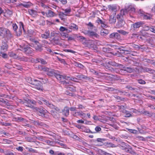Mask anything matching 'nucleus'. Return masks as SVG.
Instances as JSON below:
<instances>
[{
    "label": "nucleus",
    "mask_w": 155,
    "mask_h": 155,
    "mask_svg": "<svg viewBox=\"0 0 155 155\" xmlns=\"http://www.w3.org/2000/svg\"><path fill=\"white\" fill-rule=\"evenodd\" d=\"M127 10L125 8L124 9H122L120 12V15L122 16H123V15H125L126 14H127Z\"/></svg>",
    "instance_id": "c756f323"
},
{
    "label": "nucleus",
    "mask_w": 155,
    "mask_h": 155,
    "mask_svg": "<svg viewBox=\"0 0 155 155\" xmlns=\"http://www.w3.org/2000/svg\"><path fill=\"white\" fill-rule=\"evenodd\" d=\"M105 141V139H104L101 138H98L97 140V142H100L101 143H102L103 141Z\"/></svg>",
    "instance_id": "4d7b16f0"
},
{
    "label": "nucleus",
    "mask_w": 155,
    "mask_h": 155,
    "mask_svg": "<svg viewBox=\"0 0 155 155\" xmlns=\"http://www.w3.org/2000/svg\"><path fill=\"white\" fill-rule=\"evenodd\" d=\"M35 80L34 78H28L27 80V81L28 83L33 85L34 82H35Z\"/></svg>",
    "instance_id": "2f4dec72"
},
{
    "label": "nucleus",
    "mask_w": 155,
    "mask_h": 155,
    "mask_svg": "<svg viewBox=\"0 0 155 155\" xmlns=\"http://www.w3.org/2000/svg\"><path fill=\"white\" fill-rule=\"evenodd\" d=\"M78 109H82L84 108V107L81 104L78 105Z\"/></svg>",
    "instance_id": "69168bd1"
},
{
    "label": "nucleus",
    "mask_w": 155,
    "mask_h": 155,
    "mask_svg": "<svg viewBox=\"0 0 155 155\" xmlns=\"http://www.w3.org/2000/svg\"><path fill=\"white\" fill-rule=\"evenodd\" d=\"M34 87L38 90H41L42 89V87L41 82L35 80L33 84Z\"/></svg>",
    "instance_id": "1a4fd4ad"
},
{
    "label": "nucleus",
    "mask_w": 155,
    "mask_h": 155,
    "mask_svg": "<svg viewBox=\"0 0 155 155\" xmlns=\"http://www.w3.org/2000/svg\"><path fill=\"white\" fill-rule=\"evenodd\" d=\"M138 81L139 83L141 84H144L145 83V81L141 79L139 80H138Z\"/></svg>",
    "instance_id": "13d9d810"
},
{
    "label": "nucleus",
    "mask_w": 155,
    "mask_h": 155,
    "mask_svg": "<svg viewBox=\"0 0 155 155\" xmlns=\"http://www.w3.org/2000/svg\"><path fill=\"white\" fill-rule=\"evenodd\" d=\"M125 113L124 114V116L126 117H130L131 114L128 111H127L126 110V112H124Z\"/></svg>",
    "instance_id": "09e8293b"
},
{
    "label": "nucleus",
    "mask_w": 155,
    "mask_h": 155,
    "mask_svg": "<svg viewBox=\"0 0 155 155\" xmlns=\"http://www.w3.org/2000/svg\"><path fill=\"white\" fill-rule=\"evenodd\" d=\"M5 155H15L11 151L7 150L5 151L3 153Z\"/></svg>",
    "instance_id": "a19ab883"
},
{
    "label": "nucleus",
    "mask_w": 155,
    "mask_h": 155,
    "mask_svg": "<svg viewBox=\"0 0 155 155\" xmlns=\"http://www.w3.org/2000/svg\"><path fill=\"white\" fill-rule=\"evenodd\" d=\"M53 107H49L50 108H53L55 110H56L57 111H60V109L58 108V107L55 106L53 105Z\"/></svg>",
    "instance_id": "e2e57ef3"
},
{
    "label": "nucleus",
    "mask_w": 155,
    "mask_h": 155,
    "mask_svg": "<svg viewBox=\"0 0 155 155\" xmlns=\"http://www.w3.org/2000/svg\"><path fill=\"white\" fill-rule=\"evenodd\" d=\"M125 22L122 19H120L117 22L116 26L117 28H120L124 26Z\"/></svg>",
    "instance_id": "4468645a"
},
{
    "label": "nucleus",
    "mask_w": 155,
    "mask_h": 155,
    "mask_svg": "<svg viewBox=\"0 0 155 155\" xmlns=\"http://www.w3.org/2000/svg\"><path fill=\"white\" fill-rule=\"evenodd\" d=\"M109 33V31L103 28L100 31V34L102 36H106Z\"/></svg>",
    "instance_id": "a211bd4d"
},
{
    "label": "nucleus",
    "mask_w": 155,
    "mask_h": 155,
    "mask_svg": "<svg viewBox=\"0 0 155 155\" xmlns=\"http://www.w3.org/2000/svg\"><path fill=\"white\" fill-rule=\"evenodd\" d=\"M69 78H67V79H66V80H67L68 79L70 78V80H71V81H76V80H77V79L75 77H72L71 78H70L69 76ZM65 80H66V79H62V80L64 81H65L67 83H65L64 84H63L65 85V86H67V84H68L69 83L66 82L65 81Z\"/></svg>",
    "instance_id": "cd10ccee"
},
{
    "label": "nucleus",
    "mask_w": 155,
    "mask_h": 155,
    "mask_svg": "<svg viewBox=\"0 0 155 155\" xmlns=\"http://www.w3.org/2000/svg\"><path fill=\"white\" fill-rule=\"evenodd\" d=\"M140 140H141L142 141H144L145 140V138H143L141 136H138L137 137Z\"/></svg>",
    "instance_id": "338daca9"
},
{
    "label": "nucleus",
    "mask_w": 155,
    "mask_h": 155,
    "mask_svg": "<svg viewBox=\"0 0 155 155\" xmlns=\"http://www.w3.org/2000/svg\"><path fill=\"white\" fill-rule=\"evenodd\" d=\"M142 27L144 30L143 31H148L150 30L151 27L149 26L146 25H143Z\"/></svg>",
    "instance_id": "c9c22d12"
},
{
    "label": "nucleus",
    "mask_w": 155,
    "mask_h": 155,
    "mask_svg": "<svg viewBox=\"0 0 155 155\" xmlns=\"http://www.w3.org/2000/svg\"><path fill=\"white\" fill-rule=\"evenodd\" d=\"M140 14H141V16H143L144 19H150L151 17V15H150L146 14L143 11L141 12V10H140Z\"/></svg>",
    "instance_id": "ddd939ff"
},
{
    "label": "nucleus",
    "mask_w": 155,
    "mask_h": 155,
    "mask_svg": "<svg viewBox=\"0 0 155 155\" xmlns=\"http://www.w3.org/2000/svg\"><path fill=\"white\" fill-rule=\"evenodd\" d=\"M106 145L108 147H116V146L115 144L110 142L106 143Z\"/></svg>",
    "instance_id": "473e14b6"
},
{
    "label": "nucleus",
    "mask_w": 155,
    "mask_h": 155,
    "mask_svg": "<svg viewBox=\"0 0 155 155\" xmlns=\"http://www.w3.org/2000/svg\"><path fill=\"white\" fill-rule=\"evenodd\" d=\"M62 37L63 38H66L68 37V35L66 33H65L64 32L61 33V34Z\"/></svg>",
    "instance_id": "3c124183"
},
{
    "label": "nucleus",
    "mask_w": 155,
    "mask_h": 155,
    "mask_svg": "<svg viewBox=\"0 0 155 155\" xmlns=\"http://www.w3.org/2000/svg\"><path fill=\"white\" fill-rule=\"evenodd\" d=\"M76 77L80 79H86L87 77L84 75H83L81 74H79L76 76Z\"/></svg>",
    "instance_id": "4c0bfd02"
},
{
    "label": "nucleus",
    "mask_w": 155,
    "mask_h": 155,
    "mask_svg": "<svg viewBox=\"0 0 155 155\" xmlns=\"http://www.w3.org/2000/svg\"><path fill=\"white\" fill-rule=\"evenodd\" d=\"M63 114L66 116H67L69 114V110L67 107H65L63 110Z\"/></svg>",
    "instance_id": "393cba45"
},
{
    "label": "nucleus",
    "mask_w": 155,
    "mask_h": 155,
    "mask_svg": "<svg viewBox=\"0 0 155 155\" xmlns=\"http://www.w3.org/2000/svg\"><path fill=\"white\" fill-rule=\"evenodd\" d=\"M140 33L143 36H148V34L147 33H146L144 31H140Z\"/></svg>",
    "instance_id": "a18cd8bd"
},
{
    "label": "nucleus",
    "mask_w": 155,
    "mask_h": 155,
    "mask_svg": "<svg viewBox=\"0 0 155 155\" xmlns=\"http://www.w3.org/2000/svg\"><path fill=\"white\" fill-rule=\"evenodd\" d=\"M128 9H131V10L130 12V13H133L135 12V8L132 5H130L128 6Z\"/></svg>",
    "instance_id": "37998d69"
},
{
    "label": "nucleus",
    "mask_w": 155,
    "mask_h": 155,
    "mask_svg": "<svg viewBox=\"0 0 155 155\" xmlns=\"http://www.w3.org/2000/svg\"><path fill=\"white\" fill-rule=\"evenodd\" d=\"M117 31L118 33H120L123 35H127L128 33V32H126L123 30H118Z\"/></svg>",
    "instance_id": "72a5a7b5"
},
{
    "label": "nucleus",
    "mask_w": 155,
    "mask_h": 155,
    "mask_svg": "<svg viewBox=\"0 0 155 155\" xmlns=\"http://www.w3.org/2000/svg\"><path fill=\"white\" fill-rule=\"evenodd\" d=\"M55 1L58 2L60 1L63 4H65L67 3V0H55Z\"/></svg>",
    "instance_id": "8fccbe9b"
},
{
    "label": "nucleus",
    "mask_w": 155,
    "mask_h": 155,
    "mask_svg": "<svg viewBox=\"0 0 155 155\" xmlns=\"http://www.w3.org/2000/svg\"><path fill=\"white\" fill-rule=\"evenodd\" d=\"M80 116H81V117H85L86 116V114L81 111L80 112Z\"/></svg>",
    "instance_id": "5fc2aeb1"
},
{
    "label": "nucleus",
    "mask_w": 155,
    "mask_h": 155,
    "mask_svg": "<svg viewBox=\"0 0 155 155\" xmlns=\"http://www.w3.org/2000/svg\"><path fill=\"white\" fill-rule=\"evenodd\" d=\"M50 36V32L48 30H46L44 34H41V37L43 38L47 39Z\"/></svg>",
    "instance_id": "9b49d317"
},
{
    "label": "nucleus",
    "mask_w": 155,
    "mask_h": 155,
    "mask_svg": "<svg viewBox=\"0 0 155 155\" xmlns=\"http://www.w3.org/2000/svg\"><path fill=\"white\" fill-rule=\"evenodd\" d=\"M87 25L88 28L89 30L93 29L94 27V25L91 22H89Z\"/></svg>",
    "instance_id": "f704fd0d"
},
{
    "label": "nucleus",
    "mask_w": 155,
    "mask_h": 155,
    "mask_svg": "<svg viewBox=\"0 0 155 155\" xmlns=\"http://www.w3.org/2000/svg\"><path fill=\"white\" fill-rule=\"evenodd\" d=\"M73 35L74 38H75L76 39H77L78 40L83 41V40H85V38L82 36H79L77 34H74Z\"/></svg>",
    "instance_id": "dca6fc26"
},
{
    "label": "nucleus",
    "mask_w": 155,
    "mask_h": 155,
    "mask_svg": "<svg viewBox=\"0 0 155 155\" xmlns=\"http://www.w3.org/2000/svg\"><path fill=\"white\" fill-rule=\"evenodd\" d=\"M59 30L61 32H64V31H66V33H69L68 32V28H65L63 26H61Z\"/></svg>",
    "instance_id": "bb28decb"
},
{
    "label": "nucleus",
    "mask_w": 155,
    "mask_h": 155,
    "mask_svg": "<svg viewBox=\"0 0 155 155\" xmlns=\"http://www.w3.org/2000/svg\"><path fill=\"white\" fill-rule=\"evenodd\" d=\"M66 87L68 90L71 91H76L75 87H73L67 86Z\"/></svg>",
    "instance_id": "79ce46f5"
},
{
    "label": "nucleus",
    "mask_w": 155,
    "mask_h": 155,
    "mask_svg": "<svg viewBox=\"0 0 155 155\" xmlns=\"http://www.w3.org/2000/svg\"><path fill=\"white\" fill-rule=\"evenodd\" d=\"M28 12L30 14L34 16L37 14V12L33 9H31L29 10Z\"/></svg>",
    "instance_id": "c85d7f7f"
},
{
    "label": "nucleus",
    "mask_w": 155,
    "mask_h": 155,
    "mask_svg": "<svg viewBox=\"0 0 155 155\" xmlns=\"http://www.w3.org/2000/svg\"><path fill=\"white\" fill-rule=\"evenodd\" d=\"M31 3H29V2H27V3H25L23 4H22L21 5L24 7L25 8H28L31 5Z\"/></svg>",
    "instance_id": "c03bdc74"
},
{
    "label": "nucleus",
    "mask_w": 155,
    "mask_h": 155,
    "mask_svg": "<svg viewBox=\"0 0 155 155\" xmlns=\"http://www.w3.org/2000/svg\"><path fill=\"white\" fill-rule=\"evenodd\" d=\"M64 51L66 52H70L73 54H74L76 53V52L72 50H69V49H65L64 50Z\"/></svg>",
    "instance_id": "603ef678"
},
{
    "label": "nucleus",
    "mask_w": 155,
    "mask_h": 155,
    "mask_svg": "<svg viewBox=\"0 0 155 155\" xmlns=\"http://www.w3.org/2000/svg\"><path fill=\"white\" fill-rule=\"evenodd\" d=\"M83 32L85 35H87L93 38H97L99 37V35L95 32L90 30L84 31Z\"/></svg>",
    "instance_id": "39448f33"
},
{
    "label": "nucleus",
    "mask_w": 155,
    "mask_h": 155,
    "mask_svg": "<svg viewBox=\"0 0 155 155\" xmlns=\"http://www.w3.org/2000/svg\"><path fill=\"white\" fill-rule=\"evenodd\" d=\"M150 31L155 33V26H152L150 27Z\"/></svg>",
    "instance_id": "de8ad7c7"
},
{
    "label": "nucleus",
    "mask_w": 155,
    "mask_h": 155,
    "mask_svg": "<svg viewBox=\"0 0 155 155\" xmlns=\"http://www.w3.org/2000/svg\"><path fill=\"white\" fill-rule=\"evenodd\" d=\"M68 32H71L72 30L74 31H77L78 30V25L74 23H71L68 26Z\"/></svg>",
    "instance_id": "9d476101"
},
{
    "label": "nucleus",
    "mask_w": 155,
    "mask_h": 155,
    "mask_svg": "<svg viewBox=\"0 0 155 155\" xmlns=\"http://www.w3.org/2000/svg\"><path fill=\"white\" fill-rule=\"evenodd\" d=\"M64 12H61L59 13V15L61 19H63L65 15H67L71 11V9L70 8H68L65 9H62Z\"/></svg>",
    "instance_id": "0eeeda50"
},
{
    "label": "nucleus",
    "mask_w": 155,
    "mask_h": 155,
    "mask_svg": "<svg viewBox=\"0 0 155 155\" xmlns=\"http://www.w3.org/2000/svg\"><path fill=\"white\" fill-rule=\"evenodd\" d=\"M125 151L133 155H135L136 154L135 152L132 150L131 148L130 147H127Z\"/></svg>",
    "instance_id": "412c9836"
},
{
    "label": "nucleus",
    "mask_w": 155,
    "mask_h": 155,
    "mask_svg": "<svg viewBox=\"0 0 155 155\" xmlns=\"http://www.w3.org/2000/svg\"><path fill=\"white\" fill-rule=\"evenodd\" d=\"M0 56H2L4 58H5L7 57V55L6 54L2 52H0Z\"/></svg>",
    "instance_id": "49530a36"
},
{
    "label": "nucleus",
    "mask_w": 155,
    "mask_h": 155,
    "mask_svg": "<svg viewBox=\"0 0 155 155\" xmlns=\"http://www.w3.org/2000/svg\"><path fill=\"white\" fill-rule=\"evenodd\" d=\"M23 103L26 107L33 108V107L31 104H35L36 102L34 100H31L28 99L25 100Z\"/></svg>",
    "instance_id": "423d86ee"
},
{
    "label": "nucleus",
    "mask_w": 155,
    "mask_h": 155,
    "mask_svg": "<svg viewBox=\"0 0 155 155\" xmlns=\"http://www.w3.org/2000/svg\"><path fill=\"white\" fill-rule=\"evenodd\" d=\"M8 46L6 43H2V45L1 47V50L2 51H5L7 50Z\"/></svg>",
    "instance_id": "b1692460"
},
{
    "label": "nucleus",
    "mask_w": 155,
    "mask_h": 155,
    "mask_svg": "<svg viewBox=\"0 0 155 155\" xmlns=\"http://www.w3.org/2000/svg\"><path fill=\"white\" fill-rule=\"evenodd\" d=\"M143 71L145 72H148L150 73L154 74L155 73V71L150 68H144L143 69Z\"/></svg>",
    "instance_id": "aec40b11"
},
{
    "label": "nucleus",
    "mask_w": 155,
    "mask_h": 155,
    "mask_svg": "<svg viewBox=\"0 0 155 155\" xmlns=\"http://www.w3.org/2000/svg\"><path fill=\"white\" fill-rule=\"evenodd\" d=\"M20 28H19V31L18 32H17L16 31L18 28V26L15 24H13L12 25L13 29L14 31L17 32V36H20L21 34L22 30H23L25 32V30L24 29V25L23 23L21 22H20Z\"/></svg>",
    "instance_id": "7ed1b4c3"
},
{
    "label": "nucleus",
    "mask_w": 155,
    "mask_h": 155,
    "mask_svg": "<svg viewBox=\"0 0 155 155\" xmlns=\"http://www.w3.org/2000/svg\"><path fill=\"white\" fill-rule=\"evenodd\" d=\"M36 99L37 100V102L40 104H42L41 101H43L44 102V103L48 107H53V104H51L49 101H47V100L44 99L43 98L41 97H37Z\"/></svg>",
    "instance_id": "20e7f679"
},
{
    "label": "nucleus",
    "mask_w": 155,
    "mask_h": 155,
    "mask_svg": "<svg viewBox=\"0 0 155 155\" xmlns=\"http://www.w3.org/2000/svg\"><path fill=\"white\" fill-rule=\"evenodd\" d=\"M36 61V63L40 62L43 64H47V62L44 60L42 58H37Z\"/></svg>",
    "instance_id": "a878e982"
},
{
    "label": "nucleus",
    "mask_w": 155,
    "mask_h": 155,
    "mask_svg": "<svg viewBox=\"0 0 155 155\" xmlns=\"http://www.w3.org/2000/svg\"><path fill=\"white\" fill-rule=\"evenodd\" d=\"M122 70L130 73L133 72L134 70V69L131 68L126 67H124Z\"/></svg>",
    "instance_id": "6ab92c4d"
},
{
    "label": "nucleus",
    "mask_w": 155,
    "mask_h": 155,
    "mask_svg": "<svg viewBox=\"0 0 155 155\" xmlns=\"http://www.w3.org/2000/svg\"><path fill=\"white\" fill-rule=\"evenodd\" d=\"M9 55L10 57H12L14 58H16L17 57V55L15 53L12 52H9Z\"/></svg>",
    "instance_id": "58836bf2"
},
{
    "label": "nucleus",
    "mask_w": 155,
    "mask_h": 155,
    "mask_svg": "<svg viewBox=\"0 0 155 155\" xmlns=\"http://www.w3.org/2000/svg\"><path fill=\"white\" fill-rule=\"evenodd\" d=\"M119 37L120 35L117 33H112L110 35V37L111 38H117Z\"/></svg>",
    "instance_id": "5701e85b"
},
{
    "label": "nucleus",
    "mask_w": 155,
    "mask_h": 155,
    "mask_svg": "<svg viewBox=\"0 0 155 155\" xmlns=\"http://www.w3.org/2000/svg\"><path fill=\"white\" fill-rule=\"evenodd\" d=\"M0 36L8 38L12 37V35L10 31L8 29L4 28H0Z\"/></svg>",
    "instance_id": "f03ea898"
},
{
    "label": "nucleus",
    "mask_w": 155,
    "mask_h": 155,
    "mask_svg": "<svg viewBox=\"0 0 155 155\" xmlns=\"http://www.w3.org/2000/svg\"><path fill=\"white\" fill-rule=\"evenodd\" d=\"M110 63V64L113 66H118L117 63L114 62H111Z\"/></svg>",
    "instance_id": "680f3d73"
},
{
    "label": "nucleus",
    "mask_w": 155,
    "mask_h": 155,
    "mask_svg": "<svg viewBox=\"0 0 155 155\" xmlns=\"http://www.w3.org/2000/svg\"><path fill=\"white\" fill-rule=\"evenodd\" d=\"M108 8L111 11L115 12L116 10L117 7L115 5H109L108 6Z\"/></svg>",
    "instance_id": "7c9ffc66"
},
{
    "label": "nucleus",
    "mask_w": 155,
    "mask_h": 155,
    "mask_svg": "<svg viewBox=\"0 0 155 155\" xmlns=\"http://www.w3.org/2000/svg\"><path fill=\"white\" fill-rule=\"evenodd\" d=\"M80 112H75L73 114V115L74 117H77L78 116H80Z\"/></svg>",
    "instance_id": "052dcab7"
},
{
    "label": "nucleus",
    "mask_w": 155,
    "mask_h": 155,
    "mask_svg": "<svg viewBox=\"0 0 155 155\" xmlns=\"http://www.w3.org/2000/svg\"><path fill=\"white\" fill-rule=\"evenodd\" d=\"M143 24V22H138L133 24V27L135 28H138Z\"/></svg>",
    "instance_id": "2eb2a0df"
},
{
    "label": "nucleus",
    "mask_w": 155,
    "mask_h": 155,
    "mask_svg": "<svg viewBox=\"0 0 155 155\" xmlns=\"http://www.w3.org/2000/svg\"><path fill=\"white\" fill-rule=\"evenodd\" d=\"M2 143L10 144L11 143V141L7 139H4L2 141Z\"/></svg>",
    "instance_id": "e433bc0d"
},
{
    "label": "nucleus",
    "mask_w": 155,
    "mask_h": 155,
    "mask_svg": "<svg viewBox=\"0 0 155 155\" xmlns=\"http://www.w3.org/2000/svg\"><path fill=\"white\" fill-rule=\"evenodd\" d=\"M70 109L71 111H74L76 110V107H71L70 108Z\"/></svg>",
    "instance_id": "774afa93"
},
{
    "label": "nucleus",
    "mask_w": 155,
    "mask_h": 155,
    "mask_svg": "<svg viewBox=\"0 0 155 155\" xmlns=\"http://www.w3.org/2000/svg\"><path fill=\"white\" fill-rule=\"evenodd\" d=\"M124 145H125V146H121L120 148H121V149L126 151V149H127V146L125 143H124Z\"/></svg>",
    "instance_id": "6e6d98bb"
},
{
    "label": "nucleus",
    "mask_w": 155,
    "mask_h": 155,
    "mask_svg": "<svg viewBox=\"0 0 155 155\" xmlns=\"http://www.w3.org/2000/svg\"><path fill=\"white\" fill-rule=\"evenodd\" d=\"M95 130L96 132H98L101 130V128L99 126H97L95 129Z\"/></svg>",
    "instance_id": "bf43d9fd"
},
{
    "label": "nucleus",
    "mask_w": 155,
    "mask_h": 155,
    "mask_svg": "<svg viewBox=\"0 0 155 155\" xmlns=\"http://www.w3.org/2000/svg\"><path fill=\"white\" fill-rule=\"evenodd\" d=\"M19 49L22 51L26 52L27 53H28L29 51H32L30 48L26 46H21Z\"/></svg>",
    "instance_id": "f8f14e48"
},
{
    "label": "nucleus",
    "mask_w": 155,
    "mask_h": 155,
    "mask_svg": "<svg viewBox=\"0 0 155 155\" xmlns=\"http://www.w3.org/2000/svg\"><path fill=\"white\" fill-rule=\"evenodd\" d=\"M16 149L17 150L21 151H22L23 150V147H17Z\"/></svg>",
    "instance_id": "0e129e2a"
},
{
    "label": "nucleus",
    "mask_w": 155,
    "mask_h": 155,
    "mask_svg": "<svg viewBox=\"0 0 155 155\" xmlns=\"http://www.w3.org/2000/svg\"><path fill=\"white\" fill-rule=\"evenodd\" d=\"M116 19L114 15H111L110 17L109 22L110 23H114L116 22Z\"/></svg>",
    "instance_id": "4be33fe9"
},
{
    "label": "nucleus",
    "mask_w": 155,
    "mask_h": 155,
    "mask_svg": "<svg viewBox=\"0 0 155 155\" xmlns=\"http://www.w3.org/2000/svg\"><path fill=\"white\" fill-rule=\"evenodd\" d=\"M14 66H14V67L18 69V70H21L22 69L21 67L19 65L15 64Z\"/></svg>",
    "instance_id": "864d4df0"
},
{
    "label": "nucleus",
    "mask_w": 155,
    "mask_h": 155,
    "mask_svg": "<svg viewBox=\"0 0 155 155\" xmlns=\"http://www.w3.org/2000/svg\"><path fill=\"white\" fill-rule=\"evenodd\" d=\"M45 14L48 17H52L55 15V13L50 10H48Z\"/></svg>",
    "instance_id": "f3484780"
},
{
    "label": "nucleus",
    "mask_w": 155,
    "mask_h": 155,
    "mask_svg": "<svg viewBox=\"0 0 155 155\" xmlns=\"http://www.w3.org/2000/svg\"><path fill=\"white\" fill-rule=\"evenodd\" d=\"M119 107V109L120 111L123 112V113L125 112H126V110L124 109L125 108L124 107L121 105L120 106H118Z\"/></svg>",
    "instance_id": "ea45409f"
},
{
    "label": "nucleus",
    "mask_w": 155,
    "mask_h": 155,
    "mask_svg": "<svg viewBox=\"0 0 155 155\" xmlns=\"http://www.w3.org/2000/svg\"><path fill=\"white\" fill-rule=\"evenodd\" d=\"M41 70L45 72L46 74L50 76H52L54 75L56 78L58 80L60 81L61 84H64L66 83L64 81L62 80V79H67L69 78V77L65 75H61L59 74H56L54 70L47 68H41Z\"/></svg>",
    "instance_id": "f257e3e1"
},
{
    "label": "nucleus",
    "mask_w": 155,
    "mask_h": 155,
    "mask_svg": "<svg viewBox=\"0 0 155 155\" xmlns=\"http://www.w3.org/2000/svg\"><path fill=\"white\" fill-rule=\"evenodd\" d=\"M35 108L36 110L38 111V114L42 117H44L45 114L48 112V111L46 110L42 107L40 108L35 107Z\"/></svg>",
    "instance_id": "6e6552de"
}]
</instances>
